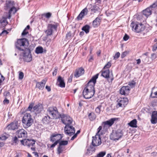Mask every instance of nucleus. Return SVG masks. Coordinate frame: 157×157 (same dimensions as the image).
Returning a JSON list of instances; mask_svg holds the SVG:
<instances>
[{
	"instance_id": "1",
	"label": "nucleus",
	"mask_w": 157,
	"mask_h": 157,
	"mask_svg": "<svg viewBox=\"0 0 157 157\" xmlns=\"http://www.w3.org/2000/svg\"><path fill=\"white\" fill-rule=\"evenodd\" d=\"M29 45V41L26 38L18 39L15 44L16 48L19 50L24 51L23 59L27 62H30L32 60V55L29 48H28Z\"/></svg>"
},
{
	"instance_id": "2",
	"label": "nucleus",
	"mask_w": 157,
	"mask_h": 157,
	"mask_svg": "<svg viewBox=\"0 0 157 157\" xmlns=\"http://www.w3.org/2000/svg\"><path fill=\"white\" fill-rule=\"evenodd\" d=\"M99 74H97L94 76L88 82L87 84L83 90L86 91H93L95 92L94 86L96 83V80L98 78Z\"/></svg>"
},
{
	"instance_id": "3",
	"label": "nucleus",
	"mask_w": 157,
	"mask_h": 157,
	"mask_svg": "<svg viewBox=\"0 0 157 157\" xmlns=\"http://www.w3.org/2000/svg\"><path fill=\"white\" fill-rule=\"evenodd\" d=\"M24 127L27 128L30 126L33 122V120L29 113H26L23 117L22 120Z\"/></svg>"
},
{
	"instance_id": "4",
	"label": "nucleus",
	"mask_w": 157,
	"mask_h": 157,
	"mask_svg": "<svg viewBox=\"0 0 157 157\" xmlns=\"http://www.w3.org/2000/svg\"><path fill=\"white\" fill-rule=\"evenodd\" d=\"M123 135L122 130L120 129L113 130L110 135V138L113 140H118L121 138Z\"/></svg>"
},
{
	"instance_id": "5",
	"label": "nucleus",
	"mask_w": 157,
	"mask_h": 157,
	"mask_svg": "<svg viewBox=\"0 0 157 157\" xmlns=\"http://www.w3.org/2000/svg\"><path fill=\"white\" fill-rule=\"evenodd\" d=\"M131 26L132 27L133 30L137 33H140L144 30V27L142 23H137L133 22L131 23Z\"/></svg>"
},
{
	"instance_id": "6",
	"label": "nucleus",
	"mask_w": 157,
	"mask_h": 157,
	"mask_svg": "<svg viewBox=\"0 0 157 157\" xmlns=\"http://www.w3.org/2000/svg\"><path fill=\"white\" fill-rule=\"evenodd\" d=\"M64 131L65 134L71 136L75 133V129L73 126L67 125L65 126L64 128Z\"/></svg>"
},
{
	"instance_id": "7",
	"label": "nucleus",
	"mask_w": 157,
	"mask_h": 157,
	"mask_svg": "<svg viewBox=\"0 0 157 157\" xmlns=\"http://www.w3.org/2000/svg\"><path fill=\"white\" fill-rule=\"evenodd\" d=\"M92 144L94 146H98L101 143V139L99 134H96L93 137Z\"/></svg>"
},
{
	"instance_id": "8",
	"label": "nucleus",
	"mask_w": 157,
	"mask_h": 157,
	"mask_svg": "<svg viewBox=\"0 0 157 157\" xmlns=\"http://www.w3.org/2000/svg\"><path fill=\"white\" fill-rule=\"evenodd\" d=\"M20 140L22 144L25 146H27L28 147H30L31 146L34 147L35 144V141L34 140L25 139Z\"/></svg>"
},
{
	"instance_id": "9",
	"label": "nucleus",
	"mask_w": 157,
	"mask_h": 157,
	"mask_svg": "<svg viewBox=\"0 0 157 157\" xmlns=\"http://www.w3.org/2000/svg\"><path fill=\"white\" fill-rule=\"evenodd\" d=\"M60 117L62 118V122L66 125H70L71 124L72 120L69 116L63 114L61 115Z\"/></svg>"
},
{
	"instance_id": "10",
	"label": "nucleus",
	"mask_w": 157,
	"mask_h": 157,
	"mask_svg": "<svg viewBox=\"0 0 157 157\" xmlns=\"http://www.w3.org/2000/svg\"><path fill=\"white\" fill-rule=\"evenodd\" d=\"M116 119L112 118L108 121H106L103 122V128L105 130L108 129L114 123Z\"/></svg>"
},
{
	"instance_id": "11",
	"label": "nucleus",
	"mask_w": 157,
	"mask_h": 157,
	"mask_svg": "<svg viewBox=\"0 0 157 157\" xmlns=\"http://www.w3.org/2000/svg\"><path fill=\"white\" fill-rule=\"evenodd\" d=\"M57 25L56 24H49L48 27V29L45 33L48 35H51L52 34V31L56 30Z\"/></svg>"
},
{
	"instance_id": "12",
	"label": "nucleus",
	"mask_w": 157,
	"mask_h": 157,
	"mask_svg": "<svg viewBox=\"0 0 157 157\" xmlns=\"http://www.w3.org/2000/svg\"><path fill=\"white\" fill-rule=\"evenodd\" d=\"M63 134H53L50 137V140L53 142L55 140L58 141V143L59 140L63 137Z\"/></svg>"
},
{
	"instance_id": "13",
	"label": "nucleus",
	"mask_w": 157,
	"mask_h": 157,
	"mask_svg": "<svg viewBox=\"0 0 157 157\" xmlns=\"http://www.w3.org/2000/svg\"><path fill=\"white\" fill-rule=\"evenodd\" d=\"M128 103V99L127 98L121 99L118 103L117 107V108L119 107H124Z\"/></svg>"
},
{
	"instance_id": "14",
	"label": "nucleus",
	"mask_w": 157,
	"mask_h": 157,
	"mask_svg": "<svg viewBox=\"0 0 157 157\" xmlns=\"http://www.w3.org/2000/svg\"><path fill=\"white\" fill-rule=\"evenodd\" d=\"M130 90L129 86H123L121 89L120 90V93L122 95H128L129 92Z\"/></svg>"
},
{
	"instance_id": "15",
	"label": "nucleus",
	"mask_w": 157,
	"mask_h": 157,
	"mask_svg": "<svg viewBox=\"0 0 157 157\" xmlns=\"http://www.w3.org/2000/svg\"><path fill=\"white\" fill-rule=\"evenodd\" d=\"M17 136L19 138H25L27 136L26 131L23 129L17 131Z\"/></svg>"
},
{
	"instance_id": "16",
	"label": "nucleus",
	"mask_w": 157,
	"mask_h": 157,
	"mask_svg": "<svg viewBox=\"0 0 157 157\" xmlns=\"http://www.w3.org/2000/svg\"><path fill=\"white\" fill-rule=\"evenodd\" d=\"M95 92L93 91H86L83 90V95L86 99H89L91 98L94 95Z\"/></svg>"
},
{
	"instance_id": "17",
	"label": "nucleus",
	"mask_w": 157,
	"mask_h": 157,
	"mask_svg": "<svg viewBox=\"0 0 157 157\" xmlns=\"http://www.w3.org/2000/svg\"><path fill=\"white\" fill-rule=\"evenodd\" d=\"M18 128V124L17 121H15L11 123L7 127V129L12 130L17 129Z\"/></svg>"
},
{
	"instance_id": "18",
	"label": "nucleus",
	"mask_w": 157,
	"mask_h": 157,
	"mask_svg": "<svg viewBox=\"0 0 157 157\" xmlns=\"http://www.w3.org/2000/svg\"><path fill=\"white\" fill-rule=\"evenodd\" d=\"M14 6V5L13 2L10 1H6L5 6V9L6 11H8L9 9Z\"/></svg>"
},
{
	"instance_id": "19",
	"label": "nucleus",
	"mask_w": 157,
	"mask_h": 157,
	"mask_svg": "<svg viewBox=\"0 0 157 157\" xmlns=\"http://www.w3.org/2000/svg\"><path fill=\"white\" fill-rule=\"evenodd\" d=\"M84 73V70L82 67H80L78 69H76L74 76L77 78L83 74Z\"/></svg>"
},
{
	"instance_id": "20",
	"label": "nucleus",
	"mask_w": 157,
	"mask_h": 157,
	"mask_svg": "<svg viewBox=\"0 0 157 157\" xmlns=\"http://www.w3.org/2000/svg\"><path fill=\"white\" fill-rule=\"evenodd\" d=\"M88 12V10L87 8H86L83 9L77 17V19L78 20H82L84 16L87 14Z\"/></svg>"
},
{
	"instance_id": "21",
	"label": "nucleus",
	"mask_w": 157,
	"mask_h": 157,
	"mask_svg": "<svg viewBox=\"0 0 157 157\" xmlns=\"http://www.w3.org/2000/svg\"><path fill=\"white\" fill-rule=\"evenodd\" d=\"M151 122L152 124L157 123V111H154L152 114Z\"/></svg>"
},
{
	"instance_id": "22",
	"label": "nucleus",
	"mask_w": 157,
	"mask_h": 157,
	"mask_svg": "<svg viewBox=\"0 0 157 157\" xmlns=\"http://www.w3.org/2000/svg\"><path fill=\"white\" fill-rule=\"evenodd\" d=\"M33 111H36L37 113H39L43 109V106L40 104H38L33 108Z\"/></svg>"
},
{
	"instance_id": "23",
	"label": "nucleus",
	"mask_w": 157,
	"mask_h": 157,
	"mask_svg": "<svg viewBox=\"0 0 157 157\" xmlns=\"http://www.w3.org/2000/svg\"><path fill=\"white\" fill-rule=\"evenodd\" d=\"M17 9L14 6L12 8L10 9L8 11V15L7 17V18L9 19H10L11 17V14H14L17 11Z\"/></svg>"
},
{
	"instance_id": "24",
	"label": "nucleus",
	"mask_w": 157,
	"mask_h": 157,
	"mask_svg": "<svg viewBox=\"0 0 157 157\" xmlns=\"http://www.w3.org/2000/svg\"><path fill=\"white\" fill-rule=\"evenodd\" d=\"M46 82V81L45 80H43L40 82H38L36 83V87L38 88L39 89L43 90L44 86Z\"/></svg>"
},
{
	"instance_id": "25",
	"label": "nucleus",
	"mask_w": 157,
	"mask_h": 157,
	"mask_svg": "<svg viewBox=\"0 0 157 157\" xmlns=\"http://www.w3.org/2000/svg\"><path fill=\"white\" fill-rule=\"evenodd\" d=\"M57 82H59L58 85L61 87H64L65 86V83L64 80L60 76H59L57 79Z\"/></svg>"
},
{
	"instance_id": "26",
	"label": "nucleus",
	"mask_w": 157,
	"mask_h": 157,
	"mask_svg": "<svg viewBox=\"0 0 157 157\" xmlns=\"http://www.w3.org/2000/svg\"><path fill=\"white\" fill-rule=\"evenodd\" d=\"M101 19L100 17H97L94 20L93 22V25L94 27H97L100 24L101 22Z\"/></svg>"
},
{
	"instance_id": "27",
	"label": "nucleus",
	"mask_w": 157,
	"mask_h": 157,
	"mask_svg": "<svg viewBox=\"0 0 157 157\" xmlns=\"http://www.w3.org/2000/svg\"><path fill=\"white\" fill-rule=\"evenodd\" d=\"M151 9H150L148 7L145 10H143V14L146 17H147L151 15L153 12Z\"/></svg>"
},
{
	"instance_id": "28",
	"label": "nucleus",
	"mask_w": 157,
	"mask_h": 157,
	"mask_svg": "<svg viewBox=\"0 0 157 157\" xmlns=\"http://www.w3.org/2000/svg\"><path fill=\"white\" fill-rule=\"evenodd\" d=\"M109 69L103 71L101 74V75L106 78H109L110 76L109 75Z\"/></svg>"
},
{
	"instance_id": "29",
	"label": "nucleus",
	"mask_w": 157,
	"mask_h": 157,
	"mask_svg": "<svg viewBox=\"0 0 157 157\" xmlns=\"http://www.w3.org/2000/svg\"><path fill=\"white\" fill-rule=\"evenodd\" d=\"M51 115L53 118L57 119L59 118L61 115L59 114L57 109L54 112L52 113Z\"/></svg>"
},
{
	"instance_id": "30",
	"label": "nucleus",
	"mask_w": 157,
	"mask_h": 157,
	"mask_svg": "<svg viewBox=\"0 0 157 157\" xmlns=\"http://www.w3.org/2000/svg\"><path fill=\"white\" fill-rule=\"evenodd\" d=\"M151 96L152 98H157V88L152 89Z\"/></svg>"
},
{
	"instance_id": "31",
	"label": "nucleus",
	"mask_w": 157,
	"mask_h": 157,
	"mask_svg": "<svg viewBox=\"0 0 157 157\" xmlns=\"http://www.w3.org/2000/svg\"><path fill=\"white\" fill-rule=\"evenodd\" d=\"M57 110V108L56 107H49L48 109V112L49 114L51 115L52 113L55 112V111Z\"/></svg>"
},
{
	"instance_id": "32",
	"label": "nucleus",
	"mask_w": 157,
	"mask_h": 157,
	"mask_svg": "<svg viewBox=\"0 0 157 157\" xmlns=\"http://www.w3.org/2000/svg\"><path fill=\"white\" fill-rule=\"evenodd\" d=\"M137 121L135 119L132 121L129 124V125L132 127H136Z\"/></svg>"
},
{
	"instance_id": "33",
	"label": "nucleus",
	"mask_w": 157,
	"mask_h": 157,
	"mask_svg": "<svg viewBox=\"0 0 157 157\" xmlns=\"http://www.w3.org/2000/svg\"><path fill=\"white\" fill-rule=\"evenodd\" d=\"M90 28V26L86 25L82 28V30L84 31L86 33H88L89 32V29Z\"/></svg>"
},
{
	"instance_id": "34",
	"label": "nucleus",
	"mask_w": 157,
	"mask_h": 157,
	"mask_svg": "<svg viewBox=\"0 0 157 157\" xmlns=\"http://www.w3.org/2000/svg\"><path fill=\"white\" fill-rule=\"evenodd\" d=\"M43 49L41 47H38L36 49L35 52L37 54L41 53L43 52Z\"/></svg>"
},
{
	"instance_id": "35",
	"label": "nucleus",
	"mask_w": 157,
	"mask_h": 157,
	"mask_svg": "<svg viewBox=\"0 0 157 157\" xmlns=\"http://www.w3.org/2000/svg\"><path fill=\"white\" fill-rule=\"evenodd\" d=\"M88 116L89 119L91 121L94 120L96 118V116L94 113H90L89 114Z\"/></svg>"
},
{
	"instance_id": "36",
	"label": "nucleus",
	"mask_w": 157,
	"mask_h": 157,
	"mask_svg": "<svg viewBox=\"0 0 157 157\" xmlns=\"http://www.w3.org/2000/svg\"><path fill=\"white\" fill-rule=\"evenodd\" d=\"M157 7V2H154L152 5H151L148 8L150 9H151V10L153 12V11L154 9H155V8Z\"/></svg>"
},
{
	"instance_id": "37",
	"label": "nucleus",
	"mask_w": 157,
	"mask_h": 157,
	"mask_svg": "<svg viewBox=\"0 0 157 157\" xmlns=\"http://www.w3.org/2000/svg\"><path fill=\"white\" fill-rule=\"evenodd\" d=\"M99 9L98 7L97 6H94L91 9V11L94 13H96L97 12L98 10Z\"/></svg>"
},
{
	"instance_id": "38",
	"label": "nucleus",
	"mask_w": 157,
	"mask_h": 157,
	"mask_svg": "<svg viewBox=\"0 0 157 157\" xmlns=\"http://www.w3.org/2000/svg\"><path fill=\"white\" fill-rule=\"evenodd\" d=\"M105 151H101L99 152L97 155V157H103L105 154Z\"/></svg>"
},
{
	"instance_id": "39",
	"label": "nucleus",
	"mask_w": 157,
	"mask_h": 157,
	"mask_svg": "<svg viewBox=\"0 0 157 157\" xmlns=\"http://www.w3.org/2000/svg\"><path fill=\"white\" fill-rule=\"evenodd\" d=\"M68 144V141L66 140H63L60 141L59 143L60 145H66Z\"/></svg>"
},
{
	"instance_id": "40",
	"label": "nucleus",
	"mask_w": 157,
	"mask_h": 157,
	"mask_svg": "<svg viewBox=\"0 0 157 157\" xmlns=\"http://www.w3.org/2000/svg\"><path fill=\"white\" fill-rule=\"evenodd\" d=\"M13 143H15L16 144H17L19 140L17 138L16 136H15L12 139Z\"/></svg>"
},
{
	"instance_id": "41",
	"label": "nucleus",
	"mask_w": 157,
	"mask_h": 157,
	"mask_svg": "<svg viewBox=\"0 0 157 157\" xmlns=\"http://www.w3.org/2000/svg\"><path fill=\"white\" fill-rule=\"evenodd\" d=\"M52 14L50 13H44L42 15V16H45L47 18H50Z\"/></svg>"
},
{
	"instance_id": "42",
	"label": "nucleus",
	"mask_w": 157,
	"mask_h": 157,
	"mask_svg": "<svg viewBox=\"0 0 157 157\" xmlns=\"http://www.w3.org/2000/svg\"><path fill=\"white\" fill-rule=\"evenodd\" d=\"M101 107V106H98L95 109V111L96 113L98 114H100V109Z\"/></svg>"
},
{
	"instance_id": "43",
	"label": "nucleus",
	"mask_w": 157,
	"mask_h": 157,
	"mask_svg": "<svg viewBox=\"0 0 157 157\" xmlns=\"http://www.w3.org/2000/svg\"><path fill=\"white\" fill-rule=\"evenodd\" d=\"M24 75L23 72H20L19 75V79H22L24 77Z\"/></svg>"
},
{
	"instance_id": "44",
	"label": "nucleus",
	"mask_w": 157,
	"mask_h": 157,
	"mask_svg": "<svg viewBox=\"0 0 157 157\" xmlns=\"http://www.w3.org/2000/svg\"><path fill=\"white\" fill-rule=\"evenodd\" d=\"M128 52L127 51H125L123 52L121 54V57L122 58L124 57L128 54Z\"/></svg>"
},
{
	"instance_id": "45",
	"label": "nucleus",
	"mask_w": 157,
	"mask_h": 157,
	"mask_svg": "<svg viewBox=\"0 0 157 157\" xmlns=\"http://www.w3.org/2000/svg\"><path fill=\"white\" fill-rule=\"evenodd\" d=\"M28 33V31L27 30H26V29H25L22 33L21 35L22 36H24L26 35Z\"/></svg>"
},
{
	"instance_id": "46",
	"label": "nucleus",
	"mask_w": 157,
	"mask_h": 157,
	"mask_svg": "<svg viewBox=\"0 0 157 157\" xmlns=\"http://www.w3.org/2000/svg\"><path fill=\"white\" fill-rule=\"evenodd\" d=\"M120 54L119 52H117L115 55L114 56V59H116L117 58H118L120 56Z\"/></svg>"
},
{
	"instance_id": "47",
	"label": "nucleus",
	"mask_w": 157,
	"mask_h": 157,
	"mask_svg": "<svg viewBox=\"0 0 157 157\" xmlns=\"http://www.w3.org/2000/svg\"><path fill=\"white\" fill-rule=\"evenodd\" d=\"M33 105L34 104L33 103H32L31 104H30L28 108V110L29 111H31V110L33 108Z\"/></svg>"
},
{
	"instance_id": "48",
	"label": "nucleus",
	"mask_w": 157,
	"mask_h": 157,
	"mask_svg": "<svg viewBox=\"0 0 157 157\" xmlns=\"http://www.w3.org/2000/svg\"><path fill=\"white\" fill-rule=\"evenodd\" d=\"M111 66V63H110L108 62L107 64L104 67V69L106 68L107 69L109 68Z\"/></svg>"
},
{
	"instance_id": "49",
	"label": "nucleus",
	"mask_w": 157,
	"mask_h": 157,
	"mask_svg": "<svg viewBox=\"0 0 157 157\" xmlns=\"http://www.w3.org/2000/svg\"><path fill=\"white\" fill-rule=\"evenodd\" d=\"M157 49V43L155 44L153 46L152 48V51H155Z\"/></svg>"
},
{
	"instance_id": "50",
	"label": "nucleus",
	"mask_w": 157,
	"mask_h": 157,
	"mask_svg": "<svg viewBox=\"0 0 157 157\" xmlns=\"http://www.w3.org/2000/svg\"><path fill=\"white\" fill-rule=\"evenodd\" d=\"M61 145H59V146L58 148V151L59 154H60L62 151V147Z\"/></svg>"
},
{
	"instance_id": "51",
	"label": "nucleus",
	"mask_w": 157,
	"mask_h": 157,
	"mask_svg": "<svg viewBox=\"0 0 157 157\" xmlns=\"http://www.w3.org/2000/svg\"><path fill=\"white\" fill-rule=\"evenodd\" d=\"M58 71V68L57 67H56L55 68V70L53 72V76H55L56 75L57 71Z\"/></svg>"
},
{
	"instance_id": "52",
	"label": "nucleus",
	"mask_w": 157,
	"mask_h": 157,
	"mask_svg": "<svg viewBox=\"0 0 157 157\" xmlns=\"http://www.w3.org/2000/svg\"><path fill=\"white\" fill-rule=\"evenodd\" d=\"M157 58V56L156 54L155 53H153L151 54V58L152 59H154Z\"/></svg>"
},
{
	"instance_id": "53",
	"label": "nucleus",
	"mask_w": 157,
	"mask_h": 157,
	"mask_svg": "<svg viewBox=\"0 0 157 157\" xmlns=\"http://www.w3.org/2000/svg\"><path fill=\"white\" fill-rule=\"evenodd\" d=\"M129 38V36L127 34H125L123 39L124 40L126 41L128 40Z\"/></svg>"
},
{
	"instance_id": "54",
	"label": "nucleus",
	"mask_w": 157,
	"mask_h": 157,
	"mask_svg": "<svg viewBox=\"0 0 157 157\" xmlns=\"http://www.w3.org/2000/svg\"><path fill=\"white\" fill-rule=\"evenodd\" d=\"M95 149L93 147H90L89 149H87V151L88 152L89 151H94Z\"/></svg>"
},
{
	"instance_id": "55",
	"label": "nucleus",
	"mask_w": 157,
	"mask_h": 157,
	"mask_svg": "<svg viewBox=\"0 0 157 157\" xmlns=\"http://www.w3.org/2000/svg\"><path fill=\"white\" fill-rule=\"evenodd\" d=\"M58 143V141H56V142L52 145L51 146V147L53 148L54 147L56 146L57 144Z\"/></svg>"
},
{
	"instance_id": "56",
	"label": "nucleus",
	"mask_w": 157,
	"mask_h": 157,
	"mask_svg": "<svg viewBox=\"0 0 157 157\" xmlns=\"http://www.w3.org/2000/svg\"><path fill=\"white\" fill-rule=\"evenodd\" d=\"M135 85V82H133V83H129L128 85L129 86H130L131 87V88H132Z\"/></svg>"
},
{
	"instance_id": "57",
	"label": "nucleus",
	"mask_w": 157,
	"mask_h": 157,
	"mask_svg": "<svg viewBox=\"0 0 157 157\" xmlns=\"http://www.w3.org/2000/svg\"><path fill=\"white\" fill-rule=\"evenodd\" d=\"M2 23H5V25H6L7 24V21L6 20V18L5 19H3L1 22Z\"/></svg>"
},
{
	"instance_id": "58",
	"label": "nucleus",
	"mask_w": 157,
	"mask_h": 157,
	"mask_svg": "<svg viewBox=\"0 0 157 157\" xmlns=\"http://www.w3.org/2000/svg\"><path fill=\"white\" fill-rule=\"evenodd\" d=\"M8 33L6 30L3 31L1 33H0V35H2L3 34H5L6 35L8 34Z\"/></svg>"
},
{
	"instance_id": "59",
	"label": "nucleus",
	"mask_w": 157,
	"mask_h": 157,
	"mask_svg": "<svg viewBox=\"0 0 157 157\" xmlns=\"http://www.w3.org/2000/svg\"><path fill=\"white\" fill-rule=\"evenodd\" d=\"M102 127L101 126H100L99 128L98 129V132L96 134H99V132H100V130L102 129Z\"/></svg>"
},
{
	"instance_id": "60",
	"label": "nucleus",
	"mask_w": 157,
	"mask_h": 157,
	"mask_svg": "<svg viewBox=\"0 0 157 157\" xmlns=\"http://www.w3.org/2000/svg\"><path fill=\"white\" fill-rule=\"evenodd\" d=\"M46 89L48 91V92L50 91L51 90V88L50 86H46L45 87Z\"/></svg>"
},
{
	"instance_id": "61",
	"label": "nucleus",
	"mask_w": 157,
	"mask_h": 157,
	"mask_svg": "<svg viewBox=\"0 0 157 157\" xmlns=\"http://www.w3.org/2000/svg\"><path fill=\"white\" fill-rule=\"evenodd\" d=\"M7 137L5 136H2V137H0V140H5L6 139Z\"/></svg>"
},
{
	"instance_id": "62",
	"label": "nucleus",
	"mask_w": 157,
	"mask_h": 157,
	"mask_svg": "<svg viewBox=\"0 0 157 157\" xmlns=\"http://www.w3.org/2000/svg\"><path fill=\"white\" fill-rule=\"evenodd\" d=\"M77 136V134H75L71 138V140H73Z\"/></svg>"
},
{
	"instance_id": "63",
	"label": "nucleus",
	"mask_w": 157,
	"mask_h": 157,
	"mask_svg": "<svg viewBox=\"0 0 157 157\" xmlns=\"http://www.w3.org/2000/svg\"><path fill=\"white\" fill-rule=\"evenodd\" d=\"M4 103H5L8 104L9 103V100H8L6 98L3 101Z\"/></svg>"
},
{
	"instance_id": "64",
	"label": "nucleus",
	"mask_w": 157,
	"mask_h": 157,
	"mask_svg": "<svg viewBox=\"0 0 157 157\" xmlns=\"http://www.w3.org/2000/svg\"><path fill=\"white\" fill-rule=\"evenodd\" d=\"M137 61V64H139L140 63L141 60L140 59H138L136 60Z\"/></svg>"
}]
</instances>
